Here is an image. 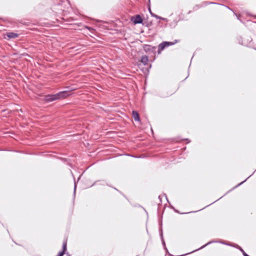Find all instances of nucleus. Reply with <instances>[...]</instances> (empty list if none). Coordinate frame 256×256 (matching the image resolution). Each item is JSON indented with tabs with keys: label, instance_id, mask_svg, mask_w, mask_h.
Segmentation results:
<instances>
[{
	"label": "nucleus",
	"instance_id": "1",
	"mask_svg": "<svg viewBox=\"0 0 256 256\" xmlns=\"http://www.w3.org/2000/svg\"><path fill=\"white\" fill-rule=\"evenodd\" d=\"M69 96L67 91H62L54 94H48L45 96V100L47 102H50L62 98H66Z\"/></svg>",
	"mask_w": 256,
	"mask_h": 256
},
{
	"label": "nucleus",
	"instance_id": "2",
	"mask_svg": "<svg viewBox=\"0 0 256 256\" xmlns=\"http://www.w3.org/2000/svg\"><path fill=\"white\" fill-rule=\"evenodd\" d=\"M175 42H164L160 44L158 46V50H163L165 48L169 46H172L174 44Z\"/></svg>",
	"mask_w": 256,
	"mask_h": 256
},
{
	"label": "nucleus",
	"instance_id": "3",
	"mask_svg": "<svg viewBox=\"0 0 256 256\" xmlns=\"http://www.w3.org/2000/svg\"><path fill=\"white\" fill-rule=\"evenodd\" d=\"M131 20L134 24H141L142 22V19L140 15L137 14L135 16H132L131 18Z\"/></svg>",
	"mask_w": 256,
	"mask_h": 256
},
{
	"label": "nucleus",
	"instance_id": "4",
	"mask_svg": "<svg viewBox=\"0 0 256 256\" xmlns=\"http://www.w3.org/2000/svg\"><path fill=\"white\" fill-rule=\"evenodd\" d=\"M140 62L144 65H146L148 62V56H143L141 58Z\"/></svg>",
	"mask_w": 256,
	"mask_h": 256
},
{
	"label": "nucleus",
	"instance_id": "5",
	"mask_svg": "<svg viewBox=\"0 0 256 256\" xmlns=\"http://www.w3.org/2000/svg\"><path fill=\"white\" fill-rule=\"evenodd\" d=\"M132 116L135 121H140V118L139 117L138 113L136 111H132Z\"/></svg>",
	"mask_w": 256,
	"mask_h": 256
},
{
	"label": "nucleus",
	"instance_id": "6",
	"mask_svg": "<svg viewBox=\"0 0 256 256\" xmlns=\"http://www.w3.org/2000/svg\"><path fill=\"white\" fill-rule=\"evenodd\" d=\"M7 36L10 38H16L18 36V34L14 32H8L7 34Z\"/></svg>",
	"mask_w": 256,
	"mask_h": 256
},
{
	"label": "nucleus",
	"instance_id": "7",
	"mask_svg": "<svg viewBox=\"0 0 256 256\" xmlns=\"http://www.w3.org/2000/svg\"><path fill=\"white\" fill-rule=\"evenodd\" d=\"M151 49H152V48L150 45H146L144 46V50L146 52L150 51V50Z\"/></svg>",
	"mask_w": 256,
	"mask_h": 256
},
{
	"label": "nucleus",
	"instance_id": "8",
	"mask_svg": "<svg viewBox=\"0 0 256 256\" xmlns=\"http://www.w3.org/2000/svg\"><path fill=\"white\" fill-rule=\"evenodd\" d=\"M150 14L152 16L154 17V18H156L157 19H162L161 17L158 16L152 13L151 12H150Z\"/></svg>",
	"mask_w": 256,
	"mask_h": 256
},
{
	"label": "nucleus",
	"instance_id": "9",
	"mask_svg": "<svg viewBox=\"0 0 256 256\" xmlns=\"http://www.w3.org/2000/svg\"><path fill=\"white\" fill-rule=\"evenodd\" d=\"M212 242H208V243H207L206 244H205V245H204V246H202L200 248H203L205 247L206 246H207V245H208V244H211Z\"/></svg>",
	"mask_w": 256,
	"mask_h": 256
},
{
	"label": "nucleus",
	"instance_id": "10",
	"mask_svg": "<svg viewBox=\"0 0 256 256\" xmlns=\"http://www.w3.org/2000/svg\"><path fill=\"white\" fill-rule=\"evenodd\" d=\"M86 28L90 30H93V28H92L89 27V26H86Z\"/></svg>",
	"mask_w": 256,
	"mask_h": 256
},
{
	"label": "nucleus",
	"instance_id": "11",
	"mask_svg": "<svg viewBox=\"0 0 256 256\" xmlns=\"http://www.w3.org/2000/svg\"><path fill=\"white\" fill-rule=\"evenodd\" d=\"M246 180H245L244 182H242L240 183V184H238V186L240 185L241 184H242V183H244V182H246Z\"/></svg>",
	"mask_w": 256,
	"mask_h": 256
},
{
	"label": "nucleus",
	"instance_id": "12",
	"mask_svg": "<svg viewBox=\"0 0 256 256\" xmlns=\"http://www.w3.org/2000/svg\"><path fill=\"white\" fill-rule=\"evenodd\" d=\"M162 243H163V245L164 246H166L165 242L164 240H162Z\"/></svg>",
	"mask_w": 256,
	"mask_h": 256
},
{
	"label": "nucleus",
	"instance_id": "13",
	"mask_svg": "<svg viewBox=\"0 0 256 256\" xmlns=\"http://www.w3.org/2000/svg\"><path fill=\"white\" fill-rule=\"evenodd\" d=\"M76 186L75 185L74 186V190H76Z\"/></svg>",
	"mask_w": 256,
	"mask_h": 256
},
{
	"label": "nucleus",
	"instance_id": "14",
	"mask_svg": "<svg viewBox=\"0 0 256 256\" xmlns=\"http://www.w3.org/2000/svg\"><path fill=\"white\" fill-rule=\"evenodd\" d=\"M250 178V176H248V178L246 179V180L248 179V178Z\"/></svg>",
	"mask_w": 256,
	"mask_h": 256
},
{
	"label": "nucleus",
	"instance_id": "15",
	"mask_svg": "<svg viewBox=\"0 0 256 256\" xmlns=\"http://www.w3.org/2000/svg\"><path fill=\"white\" fill-rule=\"evenodd\" d=\"M250 178V176H248V178L246 179V180L248 179V178Z\"/></svg>",
	"mask_w": 256,
	"mask_h": 256
}]
</instances>
